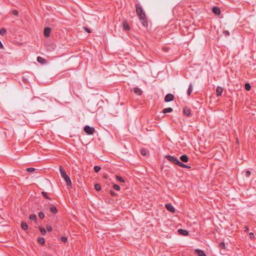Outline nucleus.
I'll list each match as a JSON object with an SVG mask.
<instances>
[{"mask_svg":"<svg viewBox=\"0 0 256 256\" xmlns=\"http://www.w3.org/2000/svg\"><path fill=\"white\" fill-rule=\"evenodd\" d=\"M6 32V30L5 28H2L0 30V34L2 36L4 35Z\"/></svg>","mask_w":256,"mask_h":256,"instance_id":"obj_31","label":"nucleus"},{"mask_svg":"<svg viewBox=\"0 0 256 256\" xmlns=\"http://www.w3.org/2000/svg\"><path fill=\"white\" fill-rule=\"evenodd\" d=\"M38 228L42 235H45L46 234V232L45 228H42V226H39Z\"/></svg>","mask_w":256,"mask_h":256,"instance_id":"obj_24","label":"nucleus"},{"mask_svg":"<svg viewBox=\"0 0 256 256\" xmlns=\"http://www.w3.org/2000/svg\"><path fill=\"white\" fill-rule=\"evenodd\" d=\"M94 169L96 172H98L100 170V167L99 166H94Z\"/></svg>","mask_w":256,"mask_h":256,"instance_id":"obj_32","label":"nucleus"},{"mask_svg":"<svg viewBox=\"0 0 256 256\" xmlns=\"http://www.w3.org/2000/svg\"><path fill=\"white\" fill-rule=\"evenodd\" d=\"M134 92L138 94V95H141L142 94V91L141 90L138 88H134Z\"/></svg>","mask_w":256,"mask_h":256,"instance_id":"obj_17","label":"nucleus"},{"mask_svg":"<svg viewBox=\"0 0 256 256\" xmlns=\"http://www.w3.org/2000/svg\"><path fill=\"white\" fill-rule=\"evenodd\" d=\"M179 166H180L182 168H190V166H188V165H186V164H185L183 163H182V162H180L178 165Z\"/></svg>","mask_w":256,"mask_h":256,"instance_id":"obj_22","label":"nucleus"},{"mask_svg":"<svg viewBox=\"0 0 256 256\" xmlns=\"http://www.w3.org/2000/svg\"><path fill=\"white\" fill-rule=\"evenodd\" d=\"M172 111H173V109L172 108H164L162 110V112L164 114H166V113L172 112Z\"/></svg>","mask_w":256,"mask_h":256,"instance_id":"obj_19","label":"nucleus"},{"mask_svg":"<svg viewBox=\"0 0 256 256\" xmlns=\"http://www.w3.org/2000/svg\"><path fill=\"white\" fill-rule=\"evenodd\" d=\"M212 12L216 16H218L220 14V8L218 6H214L212 8Z\"/></svg>","mask_w":256,"mask_h":256,"instance_id":"obj_7","label":"nucleus"},{"mask_svg":"<svg viewBox=\"0 0 256 256\" xmlns=\"http://www.w3.org/2000/svg\"><path fill=\"white\" fill-rule=\"evenodd\" d=\"M244 88L246 90H250L251 89V86L249 83H246Z\"/></svg>","mask_w":256,"mask_h":256,"instance_id":"obj_27","label":"nucleus"},{"mask_svg":"<svg viewBox=\"0 0 256 256\" xmlns=\"http://www.w3.org/2000/svg\"><path fill=\"white\" fill-rule=\"evenodd\" d=\"M37 61L38 62L42 64H44L46 63V60H44V58H42L40 56H38L37 58Z\"/></svg>","mask_w":256,"mask_h":256,"instance_id":"obj_18","label":"nucleus"},{"mask_svg":"<svg viewBox=\"0 0 256 256\" xmlns=\"http://www.w3.org/2000/svg\"><path fill=\"white\" fill-rule=\"evenodd\" d=\"M94 188L96 191H100L101 190V186L100 184H96L94 186Z\"/></svg>","mask_w":256,"mask_h":256,"instance_id":"obj_28","label":"nucleus"},{"mask_svg":"<svg viewBox=\"0 0 256 256\" xmlns=\"http://www.w3.org/2000/svg\"><path fill=\"white\" fill-rule=\"evenodd\" d=\"M195 253L198 256H206V254L204 252L201 250L200 249H196L194 250Z\"/></svg>","mask_w":256,"mask_h":256,"instance_id":"obj_10","label":"nucleus"},{"mask_svg":"<svg viewBox=\"0 0 256 256\" xmlns=\"http://www.w3.org/2000/svg\"><path fill=\"white\" fill-rule=\"evenodd\" d=\"M113 188L116 190H120V186L116 184H114L113 185Z\"/></svg>","mask_w":256,"mask_h":256,"instance_id":"obj_36","label":"nucleus"},{"mask_svg":"<svg viewBox=\"0 0 256 256\" xmlns=\"http://www.w3.org/2000/svg\"><path fill=\"white\" fill-rule=\"evenodd\" d=\"M219 246L220 248L226 249L225 244L224 242H222L220 244Z\"/></svg>","mask_w":256,"mask_h":256,"instance_id":"obj_34","label":"nucleus"},{"mask_svg":"<svg viewBox=\"0 0 256 256\" xmlns=\"http://www.w3.org/2000/svg\"><path fill=\"white\" fill-rule=\"evenodd\" d=\"M123 28L126 30L128 31L130 30V27L128 24L126 22H124L122 24Z\"/></svg>","mask_w":256,"mask_h":256,"instance_id":"obj_15","label":"nucleus"},{"mask_svg":"<svg viewBox=\"0 0 256 256\" xmlns=\"http://www.w3.org/2000/svg\"><path fill=\"white\" fill-rule=\"evenodd\" d=\"M3 48V45L2 44V43L0 41V48Z\"/></svg>","mask_w":256,"mask_h":256,"instance_id":"obj_46","label":"nucleus"},{"mask_svg":"<svg viewBox=\"0 0 256 256\" xmlns=\"http://www.w3.org/2000/svg\"><path fill=\"white\" fill-rule=\"evenodd\" d=\"M224 34L226 36H230V32H228V30H224V31L223 32Z\"/></svg>","mask_w":256,"mask_h":256,"instance_id":"obj_42","label":"nucleus"},{"mask_svg":"<svg viewBox=\"0 0 256 256\" xmlns=\"http://www.w3.org/2000/svg\"><path fill=\"white\" fill-rule=\"evenodd\" d=\"M67 238L66 237V236H62L61 238V240L63 242H67Z\"/></svg>","mask_w":256,"mask_h":256,"instance_id":"obj_40","label":"nucleus"},{"mask_svg":"<svg viewBox=\"0 0 256 256\" xmlns=\"http://www.w3.org/2000/svg\"><path fill=\"white\" fill-rule=\"evenodd\" d=\"M165 158L170 162L178 166L180 162V161L177 158L172 156L166 155L165 156Z\"/></svg>","mask_w":256,"mask_h":256,"instance_id":"obj_3","label":"nucleus"},{"mask_svg":"<svg viewBox=\"0 0 256 256\" xmlns=\"http://www.w3.org/2000/svg\"><path fill=\"white\" fill-rule=\"evenodd\" d=\"M178 232L180 234H182L183 236H188V232L186 230H184L183 229H179L178 230Z\"/></svg>","mask_w":256,"mask_h":256,"instance_id":"obj_14","label":"nucleus"},{"mask_svg":"<svg viewBox=\"0 0 256 256\" xmlns=\"http://www.w3.org/2000/svg\"><path fill=\"white\" fill-rule=\"evenodd\" d=\"M51 30L50 28H45L44 30V34L46 38H48L50 36Z\"/></svg>","mask_w":256,"mask_h":256,"instance_id":"obj_8","label":"nucleus"},{"mask_svg":"<svg viewBox=\"0 0 256 256\" xmlns=\"http://www.w3.org/2000/svg\"><path fill=\"white\" fill-rule=\"evenodd\" d=\"M166 210L172 213H174L176 212V210L173 206L171 204H167L165 206Z\"/></svg>","mask_w":256,"mask_h":256,"instance_id":"obj_5","label":"nucleus"},{"mask_svg":"<svg viewBox=\"0 0 256 256\" xmlns=\"http://www.w3.org/2000/svg\"><path fill=\"white\" fill-rule=\"evenodd\" d=\"M60 172L62 178H63L66 184V185L68 186L72 187V182L70 177L66 174V171L63 168L60 166Z\"/></svg>","mask_w":256,"mask_h":256,"instance_id":"obj_1","label":"nucleus"},{"mask_svg":"<svg viewBox=\"0 0 256 256\" xmlns=\"http://www.w3.org/2000/svg\"><path fill=\"white\" fill-rule=\"evenodd\" d=\"M140 20H142V23L144 26L146 28L148 26V22L146 20V19L145 18H142V19H140Z\"/></svg>","mask_w":256,"mask_h":256,"instance_id":"obj_16","label":"nucleus"},{"mask_svg":"<svg viewBox=\"0 0 256 256\" xmlns=\"http://www.w3.org/2000/svg\"><path fill=\"white\" fill-rule=\"evenodd\" d=\"M148 152V150L146 148H142L140 150V153L143 156H146Z\"/></svg>","mask_w":256,"mask_h":256,"instance_id":"obj_20","label":"nucleus"},{"mask_svg":"<svg viewBox=\"0 0 256 256\" xmlns=\"http://www.w3.org/2000/svg\"><path fill=\"white\" fill-rule=\"evenodd\" d=\"M38 241L40 244H44V239L42 237L38 238Z\"/></svg>","mask_w":256,"mask_h":256,"instance_id":"obj_25","label":"nucleus"},{"mask_svg":"<svg viewBox=\"0 0 256 256\" xmlns=\"http://www.w3.org/2000/svg\"><path fill=\"white\" fill-rule=\"evenodd\" d=\"M250 172L248 170H246L244 172V175L246 177H249L250 175Z\"/></svg>","mask_w":256,"mask_h":256,"instance_id":"obj_35","label":"nucleus"},{"mask_svg":"<svg viewBox=\"0 0 256 256\" xmlns=\"http://www.w3.org/2000/svg\"><path fill=\"white\" fill-rule=\"evenodd\" d=\"M12 14L14 16H18V11L17 10H14L12 12Z\"/></svg>","mask_w":256,"mask_h":256,"instance_id":"obj_41","label":"nucleus"},{"mask_svg":"<svg viewBox=\"0 0 256 256\" xmlns=\"http://www.w3.org/2000/svg\"><path fill=\"white\" fill-rule=\"evenodd\" d=\"M180 160L184 162H187L188 160V158L187 155L184 154L180 156Z\"/></svg>","mask_w":256,"mask_h":256,"instance_id":"obj_13","label":"nucleus"},{"mask_svg":"<svg viewBox=\"0 0 256 256\" xmlns=\"http://www.w3.org/2000/svg\"><path fill=\"white\" fill-rule=\"evenodd\" d=\"M46 228L48 232H50L52 231V228L51 226L47 225Z\"/></svg>","mask_w":256,"mask_h":256,"instance_id":"obj_39","label":"nucleus"},{"mask_svg":"<svg viewBox=\"0 0 256 256\" xmlns=\"http://www.w3.org/2000/svg\"><path fill=\"white\" fill-rule=\"evenodd\" d=\"M84 132L88 134H92L94 132L95 130L94 128L90 127L88 126H86L84 127Z\"/></svg>","mask_w":256,"mask_h":256,"instance_id":"obj_4","label":"nucleus"},{"mask_svg":"<svg viewBox=\"0 0 256 256\" xmlns=\"http://www.w3.org/2000/svg\"><path fill=\"white\" fill-rule=\"evenodd\" d=\"M29 218L30 220H33L34 221H36V216L35 214H30V216H29Z\"/></svg>","mask_w":256,"mask_h":256,"instance_id":"obj_26","label":"nucleus"},{"mask_svg":"<svg viewBox=\"0 0 256 256\" xmlns=\"http://www.w3.org/2000/svg\"><path fill=\"white\" fill-rule=\"evenodd\" d=\"M38 216L40 219H43L44 217V214L42 212H40L38 214Z\"/></svg>","mask_w":256,"mask_h":256,"instance_id":"obj_37","label":"nucleus"},{"mask_svg":"<svg viewBox=\"0 0 256 256\" xmlns=\"http://www.w3.org/2000/svg\"><path fill=\"white\" fill-rule=\"evenodd\" d=\"M26 170L29 172H32L35 170V168H28L26 169Z\"/></svg>","mask_w":256,"mask_h":256,"instance_id":"obj_33","label":"nucleus"},{"mask_svg":"<svg viewBox=\"0 0 256 256\" xmlns=\"http://www.w3.org/2000/svg\"><path fill=\"white\" fill-rule=\"evenodd\" d=\"M249 236L250 238H253L254 237V234L253 232H250L249 234Z\"/></svg>","mask_w":256,"mask_h":256,"instance_id":"obj_43","label":"nucleus"},{"mask_svg":"<svg viewBox=\"0 0 256 256\" xmlns=\"http://www.w3.org/2000/svg\"><path fill=\"white\" fill-rule=\"evenodd\" d=\"M21 227L24 230H26L28 228V226L26 222H22L21 224Z\"/></svg>","mask_w":256,"mask_h":256,"instance_id":"obj_23","label":"nucleus"},{"mask_svg":"<svg viewBox=\"0 0 256 256\" xmlns=\"http://www.w3.org/2000/svg\"><path fill=\"white\" fill-rule=\"evenodd\" d=\"M183 112H184V114H185L186 116H189L190 114L191 110L189 108H188L187 106H185L184 108Z\"/></svg>","mask_w":256,"mask_h":256,"instance_id":"obj_9","label":"nucleus"},{"mask_svg":"<svg viewBox=\"0 0 256 256\" xmlns=\"http://www.w3.org/2000/svg\"><path fill=\"white\" fill-rule=\"evenodd\" d=\"M174 98V96L172 94H167L164 98V101L166 102H170L172 101Z\"/></svg>","mask_w":256,"mask_h":256,"instance_id":"obj_6","label":"nucleus"},{"mask_svg":"<svg viewBox=\"0 0 256 256\" xmlns=\"http://www.w3.org/2000/svg\"><path fill=\"white\" fill-rule=\"evenodd\" d=\"M244 228H245V231H246V232H248V226H246L244 227Z\"/></svg>","mask_w":256,"mask_h":256,"instance_id":"obj_45","label":"nucleus"},{"mask_svg":"<svg viewBox=\"0 0 256 256\" xmlns=\"http://www.w3.org/2000/svg\"><path fill=\"white\" fill-rule=\"evenodd\" d=\"M110 194L112 196H116V193L112 191V190H110Z\"/></svg>","mask_w":256,"mask_h":256,"instance_id":"obj_44","label":"nucleus"},{"mask_svg":"<svg viewBox=\"0 0 256 256\" xmlns=\"http://www.w3.org/2000/svg\"><path fill=\"white\" fill-rule=\"evenodd\" d=\"M223 92V88L220 86H218L216 89V96H220L222 95Z\"/></svg>","mask_w":256,"mask_h":256,"instance_id":"obj_11","label":"nucleus"},{"mask_svg":"<svg viewBox=\"0 0 256 256\" xmlns=\"http://www.w3.org/2000/svg\"><path fill=\"white\" fill-rule=\"evenodd\" d=\"M50 210L52 213L56 214L58 212V210L56 206L54 204H50Z\"/></svg>","mask_w":256,"mask_h":256,"instance_id":"obj_12","label":"nucleus"},{"mask_svg":"<svg viewBox=\"0 0 256 256\" xmlns=\"http://www.w3.org/2000/svg\"><path fill=\"white\" fill-rule=\"evenodd\" d=\"M136 12L140 19H142V18L146 17V14L142 8L140 4L136 5Z\"/></svg>","mask_w":256,"mask_h":256,"instance_id":"obj_2","label":"nucleus"},{"mask_svg":"<svg viewBox=\"0 0 256 256\" xmlns=\"http://www.w3.org/2000/svg\"><path fill=\"white\" fill-rule=\"evenodd\" d=\"M163 50H164V51H166V52H167V51H168V48H163Z\"/></svg>","mask_w":256,"mask_h":256,"instance_id":"obj_47","label":"nucleus"},{"mask_svg":"<svg viewBox=\"0 0 256 256\" xmlns=\"http://www.w3.org/2000/svg\"><path fill=\"white\" fill-rule=\"evenodd\" d=\"M192 90H193L192 89V84H190L189 85L188 90V92H187L188 96L190 95L191 93L192 92Z\"/></svg>","mask_w":256,"mask_h":256,"instance_id":"obj_21","label":"nucleus"},{"mask_svg":"<svg viewBox=\"0 0 256 256\" xmlns=\"http://www.w3.org/2000/svg\"><path fill=\"white\" fill-rule=\"evenodd\" d=\"M116 179L120 181V182H124V179L122 177H121L120 176H116Z\"/></svg>","mask_w":256,"mask_h":256,"instance_id":"obj_30","label":"nucleus"},{"mask_svg":"<svg viewBox=\"0 0 256 256\" xmlns=\"http://www.w3.org/2000/svg\"><path fill=\"white\" fill-rule=\"evenodd\" d=\"M83 28H84V30L86 32H88V33H90V32H91L90 30L87 27H86V26H84V27H83Z\"/></svg>","mask_w":256,"mask_h":256,"instance_id":"obj_38","label":"nucleus"},{"mask_svg":"<svg viewBox=\"0 0 256 256\" xmlns=\"http://www.w3.org/2000/svg\"><path fill=\"white\" fill-rule=\"evenodd\" d=\"M42 194L44 197L46 199L50 200V198L48 196V194L45 192H42Z\"/></svg>","mask_w":256,"mask_h":256,"instance_id":"obj_29","label":"nucleus"}]
</instances>
